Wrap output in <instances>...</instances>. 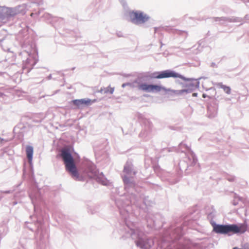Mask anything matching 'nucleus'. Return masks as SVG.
<instances>
[{"label": "nucleus", "mask_w": 249, "mask_h": 249, "mask_svg": "<svg viewBox=\"0 0 249 249\" xmlns=\"http://www.w3.org/2000/svg\"><path fill=\"white\" fill-rule=\"evenodd\" d=\"M247 230V228L244 225L238 226L235 224L232 225H216L213 227V231L217 233L228 234L231 235L233 234L243 233Z\"/></svg>", "instance_id": "obj_2"}, {"label": "nucleus", "mask_w": 249, "mask_h": 249, "mask_svg": "<svg viewBox=\"0 0 249 249\" xmlns=\"http://www.w3.org/2000/svg\"><path fill=\"white\" fill-rule=\"evenodd\" d=\"M183 91H184V90H181V92H183Z\"/></svg>", "instance_id": "obj_15"}, {"label": "nucleus", "mask_w": 249, "mask_h": 249, "mask_svg": "<svg viewBox=\"0 0 249 249\" xmlns=\"http://www.w3.org/2000/svg\"><path fill=\"white\" fill-rule=\"evenodd\" d=\"M26 153L29 162L31 163L33 159V147L30 145L27 146L26 147Z\"/></svg>", "instance_id": "obj_7"}, {"label": "nucleus", "mask_w": 249, "mask_h": 249, "mask_svg": "<svg viewBox=\"0 0 249 249\" xmlns=\"http://www.w3.org/2000/svg\"><path fill=\"white\" fill-rule=\"evenodd\" d=\"M138 88L139 90L146 92H152V85H149L146 83H141L138 85Z\"/></svg>", "instance_id": "obj_6"}, {"label": "nucleus", "mask_w": 249, "mask_h": 249, "mask_svg": "<svg viewBox=\"0 0 249 249\" xmlns=\"http://www.w3.org/2000/svg\"><path fill=\"white\" fill-rule=\"evenodd\" d=\"M193 96H197V93H194L193 94Z\"/></svg>", "instance_id": "obj_11"}, {"label": "nucleus", "mask_w": 249, "mask_h": 249, "mask_svg": "<svg viewBox=\"0 0 249 249\" xmlns=\"http://www.w3.org/2000/svg\"><path fill=\"white\" fill-rule=\"evenodd\" d=\"M122 86H123V87H124V86H125V84H124L122 85Z\"/></svg>", "instance_id": "obj_13"}, {"label": "nucleus", "mask_w": 249, "mask_h": 249, "mask_svg": "<svg viewBox=\"0 0 249 249\" xmlns=\"http://www.w3.org/2000/svg\"><path fill=\"white\" fill-rule=\"evenodd\" d=\"M131 21L135 24H142L146 22L149 17L141 11H131L129 12Z\"/></svg>", "instance_id": "obj_4"}, {"label": "nucleus", "mask_w": 249, "mask_h": 249, "mask_svg": "<svg viewBox=\"0 0 249 249\" xmlns=\"http://www.w3.org/2000/svg\"><path fill=\"white\" fill-rule=\"evenodd\" d=\"M161 90L165 91H173L170 89H166L165 87L157 85H152V92H160Z\"/></svg>", "instance_id": "obj_8"}, {"label": "nucleus", "mask_w": 249, "mask_h": 249, "mask_svg": "<svg viewBox=\"0 0 249 249\" xmlns=\"http://www.w3.org/2000/svg\"><path fill=\"white\" fill-rule=\"evenodd\" d=\"M203 97L205 98V94H203Z\"/></svg>", "instance_id": "obj_12"}, {"label": "nucleus", "mask_w": 249, "mask_h": 249, "mask_svg": "<svg viewBox=\"0 0 249 249\" xmlns=\"http://www.w3.org/2000/svg\"><path fill=\"white\" fill-rule=\"evenodd\" d=\"M151 78L162 79L169 77L179 78L185 81H190V78H187L183 76L170 70H166L160 72H154L150 75Z\"/></svg>", "instance_id": "obj_3"}, {"label": "nucleus", "mask_w": 249, "mask_h": 249, "mask_svg": "<svg viewBox=\"0 0 249 249\" xmlns=\"http://www.w3.org/2000/svg\"><path fill=\"white\" fill-rule=\"evenodd\" d=\"M61 156L62 158L66 170L70 173L72 178L76 179L79 178V174L74 163L73 158L68 149L64 148L61 151Z\"/></svg>", "instance_id": "obj_1"}, {"label": "nucleus", "mask_w": 249, "mask_h": 249, "mask_svg": "<svg viewBox=\"0 0 249 249\" xmlns=\"http://www.w3.org/2000/svg\"><path fill=\"white\" fill-rule=\"evenodd\" d=\"M96 100H91L89 99H76L72 101V103L77 107L79 108L83 106H89L95 102Z\"/></svg>", "instance_id": "obj_5"}, {"label": "nucleus", "mask_w": 249, "mask_h": 249, "mask_svg": "<svg viewBox=\"0 0 249 249\" xmlns=\"http://www.w3.org/2000/svg\"><path fill=\"white\" fill-rule=\"evenodd\" d=\"M217 86L219 88L222 89L223 90L225 91V92L227 94H229L231 93V89L230 87L224 85L222 83H218L217 84Z\"/></svg>", "instance_id": "obj_10"}, {"label": "nucleus", "mask_w": 249, "mask_h": 249, "mask_svg": "<svg viewBox=\"0 0 249 249\" xmlns=\"http://www.w3.org/2000/svg\"><path fill=\"white\" fill-rule=\"evenodd\" d=\"M114 91V88L110 87V86L107 88H101L100 90V92L101 93H104L105 94H107L108 93L110 94H112Z\"/></svg>", "instance_id": "obj_9"}, {"label": "nucleus", "mask_w": 249, "mask_h": 249, "mask_svg": "<svg viewBox=\"0 0 249 249\" xmlns=\"http://www.w3.org/2000/svg\"><path fill=\"white\" fill-rule=\"evenodd\" d=\"M33 13H32V14H31V16H33Z\"/></svg>", "instance_id": "obj_14"}]
</instances>
